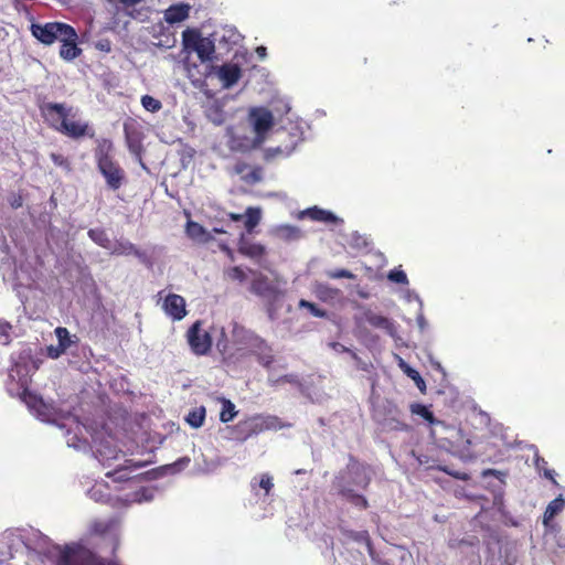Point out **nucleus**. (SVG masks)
I'll use <instances>...</instances> for the list:
<instances>
[{
    "label": "nucleus",
    "instance_id": "obj_32",
    "mask_svg": "<svg viewBox=\"0 0 565 565\" xmlns=\"http://www.w3.org/2000/svg\"><path fill=\"white\" fill-rule=\"evenodd\" d=\"M404 369V372L407 374L408 377H411L417 388L422 392V393H425L426 392V383L424 381V379L422 377V375L419 374L418 371H416L415 369L411 367L409 365H407L406 363L402 362L401 364Z\"/></svg>",
    "mask_w": 565,
    "mask_h": 565
},
{
    "label": "nucleus",
    "instance_id": "obj_30",
    "mask_svg": "<svg viewBox=\"0 0 565 565\" xmlns=\"http://www.w3.org/2000/svg\"><path fill=\"white\" fill-rule=\"evenodd\" d=\"M88 236L99 246L105 249L111 248V241L108 238L106 232L102 228H92L88 231Z\"/></svg>",
    "mask_w": 565,
    "mask_h": 565
},
{
    "label": "nucleus",
    "instance_id": "obj_45",
    "mask_svg": "<svg viewBox=\"0 0 565 565\" xmlns=\"http://www.w3.org/2000/svg\"><path fill=\"white\" fill-rule=\"evenodd\" d=\"M438 469L440 471H444L446 472L447 475L449 476H452L454 478L458 479V480H468L469 479V476L465 472H459V471H452L450 470L448 467H438Z\"/></svg>",
    "mask_w": 565,
    "mask_h": 565
},
{
    "label": "nucleus",
    "instance_id": "obj_35",
    "mask_svg": "<svg viewBox=\"0 0 565 565\" xmlns=\"http://www.w3.org/2000/svg\"><path fill=\"white\" fill-rule=\"evenodd\" d=\"M299 308L308 309L310 311V313L313 317H317V318H326L327 317V311L326 310L319 308L316 303L310 302V301L305 300V299H301L299 301Z\"/></svg>",
    "mask_w": 565,
    "mask_h": 565
},
{
    "label": "nucleus",
    "instance_id": "obj_8",
    "mask_svg": "<svg viewBox=\"0 0 565 565\" xmlns=\"http://www.w3.org/2000/svg\"><path fill=\"white\" fill-rule=\"evenodd\" d=\"M271 418H263L260 416L241 420L234 428L236 438L245 440L253 435H258L270 427Z\"/></svg>",
    "mask_w": 565,
    "mask_h": 565
},
{
    "label": "nucleus",
    "instance_id": "obj_42",
    "mask_svg": "<svg viewBox=\"0 0 565 565\" xmlns=\"http://www.w3.org/2000/svg\"><path fill=\"white\" fill-rule=\"evenodd\" d=\"M227 276L230 279L237 280L241 282L246 280V274L239 266H234L230 268L227 271Z\"/></svg>",
    "mask_w": 565,
    "mask_h": 565
},
{
    "label": "nucleus",
    "instance_id": "obj_13",
    "mask_svg": "<svg viewBox=\"0 0 565 565\" xmlns=\"http://www.w3.org/2000/svg\"><path fill=\"white\" fill-rule=\"evenodd\" d=\"M312 292L317 299L324 303L333 305L340 300L342 292L338 288H333L323 282H316Z\"/></svg>",
    "mask_w": 565,
    "mask_h": 565
},
{
    "label": "nucleus",
    "instance_id": "obj_25",
    "mask_svg": "<svg viewBox=\"0 0 565 565\" xmlns=\"http://www.w3.org/2000/svg\"><path fill=\"white\" fill-rule=\"evenodd\" d=\"M409 409L413 415H418V416L423 417L430 425H435V424L443 425V422L437 420L435 418L433 412H430L429 408L423 404L413 403V404H411Z\"/></svg>",
    "mask_w": 565,
    "mask_h": 565
},
{
    "label": "nucleus",
    "instance_id": "obj_19",
    "mask_svg": "<svg viewBox=\"0 0 565 565\" xmlns=\"http://www.w3.org/2000/svg\"><path fill=\"white\" fill-rule=\"evenodd\" d=\"M186 235L199 243H206L212 239L210 233L199 223L189 221L185 227Z\"/></svg>",
    "mask_w": 565,
    "mask_h": 565
},
{
    "label": "nucleus",
    "instance_id": "obj_29",
    "mask_svg": "<svg viewBox=\"0 0 565 565\" xmlns=\"http://www.w3.org/2000/svg\"><path fill=\"white\" fill-rule=\"evenodd\" d=\"M55 334L58 340V345L62 347L64 349V351L70 349L71 345H73L76 342L74 340V339H76V337L71 335L70 331L64 327H57L55 329Z\"/></svg>",
    "mask_w": 565,
    "mask_h": 565
},
{
    "label": "nucleus",
    "instance_id": "obj_26",
    "mask_svg": "<svg viewBox=\"0 0 565 565\" xmlns=\"http://www.w3.org/2000/svg\"><path fill=\"white\" fill-rule=\"evenodd\" d=\"M308 216L318 222L333 223L338 221V217L330 211L319 209L317 206L307 210Z\"/></svg>",
    "mask_w": 565,
    "mask_h": 565
},
{
    "label": "nucleus",
    "instance_id": "obj_2",
    "mask_svg": "<svg viewBox=\"0 0 565 565\" xmlns=\"http://www.w3.org/2000/svg\"><path fill=\"white\" fill-rule=\"evenodd\" d=\"M39 541L33 547L39 553H50L56 557L57 565H105L103 561L95 558L83 550L51 545L50 539L39 534Z\"/></svg>",
    "mask_w": 565,
    "mask_h": 565
},
{
    "label": "nucleus",
    "instance_id": "obj_55",
    "mask_svg": "<svg viewBox=\"0 0 565 565\" xmlns=\"http://www.w3.org/2000/svg\"><path fill=\"white\" fill-rule=\"evenodd\" d=\"M333 348L339 349L341 352H348L350 354H351V352H353L352 350H350L349 348H347L340 343H333Z\"/></svg>",
    "mask_w": 565,
    "mask_h": 565
},
{
    "label": "nucleus",
    "instance_id": "obj_47",
    "mask_svg": "<svg viewBox=\"0 0 565 565\" xmlns=\"http://www.w3.org/2000/svg\"><path fill=\"white\" fill-rule=\"evenodd\" d=\"M191 6L188 3H179V23L189 18Z\"/></svg>",
    "mask_w": 565,
    "mask_h": 565
},
{
    "label": "nucleus",
    "instance_id": "obj_43",
    "mask_svg": "<svg viewBox=\"0 0 565 565\" xmlns=\"http://www.w3.org/2000/svg\"><path fill=\"white\" fill-rule=\"evenodd\" d=\"M351 356L355 361L356 367L359 370L369 372L370 369L372 367L371 363L363 361L355 352H351Z\"/></svg>",
    "mask_w": 565,
    "mask_h": 565
},
{
    "label": "nucleus",
    "instance_id": "obj_36",
    "mask_svg": "<svg viewBox=\"0 0 565 565\" xmlns=\"http://www.w3.org/2000/svg\"><path fill=\"white\" fill-rule=\"evenodd\" d=\"M344 534L356 542H365L370 552L372 551V543L367 531H344Z\"/></svg>",
    "mask_w": 565,
    "mask_h": 565
},
{
    "label": "nucleus",
    "instance_id": "obj_4",
    "mask_svg": "<svg viewBox=\"0 0 565 565\" xmlns=\"http://www.w3.org/2000/svg\"><path fill=\"white\" fill-rule=\"evenodd\" d=\"M41 111L53 125L60 124L56 129L68 137L79 138L86 134L87 125L70 120L68 109L64 104L45 103L41 106Z\"/></svg>",
    "mask_w": 565,
    "mask_h": 565
},
{
    "label": "nucleus",
    "instance_id": "obj_38",
    "mask_svg": "<svg viewBox=\"0 0 565 565\" xmlns=\"http://www.w3.org/2000/svg\"><path fill=\"white\" fill-rule=\"evenodd\" d=\"M326 275L328 278H331V279H340V278L355 279V275L344 268L327 270Z\"/></svg>",
    "mask_w": 565,
    "mask_h": 565
},
{
    "label": "nucleus",
    "instance_id": "obj_3",
    "mask_svg": "<svg viewBox=\"0 0 565 565\" xmlns=\"http://www.w3.org/2000/svg\"><path fill=\"white\" fill-rule=\"evenodd\" d=\"M111 152L113 142L108 139H103L98 142L94 156L97 162V168L105 178L108 188L111 190H118L125 180V171L116 161H114Z\"/></svg>",
    "mask_w": 565,
    "mask_h": 565
},
{
    "label": "nucleus",
    "instance_id": "obj_41",
    "mask_svg": "<svg viewBox=\"0 0 565 565\" xmlns=\"http://www.w3.org/2000/svg\"><path fill=\"white\" fill-rule=\"evenodd\" d=\"M362 472H363V476L359 480H355L354 483L356 486L361 487L362 489H366L369 487V484L371 483V477L365 473L363 467H359V466L355 467V469H354L355 476H360Z\"/></svg>",
    "mask_w": 565,
    "mask_h": 565
},
{
    "label": "nucleus",
    "instance_id": "obj_5",
    "mask_svg": "<svg viewBox=\"0 0 565 565\" xmlns=\"http://www.w3.org/2000/svg\"><path fill=\"white\" fill-rule=\"evenodd\" d=\"M30 29L32 35L45 45H51L57 40H77L74 28L62 22L32 23Z\"/></svg>",
    "mask_w": 565,
    "mask_h": 565
},
{
    "label": "nucleus",
    "instance_id": "obj_14",
    "mask_svg": "<svg viewBox=\"0 0 565 565\" xmlns=\"http://www.w3.org/2000/svg\"><path fill=\"white\" fill-rule=\"evenodd\" d=\"M217 76L223 83V86L230 88L239 81L242 70L237 64L226 63L218 68Z\"/></svg>",
    "mask_w": 565,
    "mask_h": 565
},
{
    "label": "nucleus",
    "instance_id": "obj_20",
    "mask_svg": "<svg viewBox=\"0 0 565 565\" xmlns=\"http://www.w3.org/2000/svg\"><path fill=\"white\" fill-rule=\"evenodd\" d=\"M196 44L198 45L193 52L198 54L199 60L203 63L211 61L215 52V45L213 41L207 38H201Z\"/></svg>",
    "mask_w": 565,
    "mask_h": 565
},
{
    "label": "nucleus",
    "instance_id": "obj_10",
    "mask_svg": "<svg viewBox=\"0 0 565 565\" xmlns=\"http://www.w3.org/2000/svg\"><path fill=\"white\" fill-rule=\"evenodd\" d=\"M257 139L263 140L274 125V116L266 108H254L249 113Z\"/></svg>",
    "mask_w": 565,
    "mask_h": 565
},
{
    "label": "nucleus",
    "instance_id": "obj_60",
    "mask_svg": "<svg viewBox=\"0 0 565 565\" xmlns=\"http://www.w3.org/2000/svg\"><path fill=\"white\" fill-rule=\"evenodd\" d=\"M214 232H215V233H220V234L225 233V231H223V230H221V228H214Z\"/></svg>",
    "mask_w": 565,
    "mask_h": 565
},
{
    "label": "nucleus",
    "instance_id": "obj_49",
    "mask_svg": "<svg viewBox=\"0 0 565 565\" xmlns=\"http://www.w3.org/2000/svg\"><path fill=\"white\" fill-rule=\"evenodd\" d=\"M51 159L56 166L68 168V162L62 154L52 153Z\"/></svg>",
    "mask_w": 565,
    "mask_h": 565
},
{
    "label": "nucleus",
    "instance_id": "obj_51",
    "mask_svg": "<svg viewBox=\"0 0 565 565\" xmlns=\"http://www.w3.org/2000/svg\"><path fill=\"white\" fill-rule=\"evenodd\" d=\"M88 494L92 499L98 501L102 499L100 497V488L99 487H94L92 488L89 491H88Z\"/></svg>",
    "mask_w": 565,
    "mask_h": 565
},
{
    "label": "nucleus",
    "instance_id": "obj_22",
    "mask_svg": "<svg viewBox=\"0 0 565 565\" xmlns=\"http://www.w3.org/2000/svg\"><path fill=\"white\" fill-rule=\"evenodd\" d=\"M159 301L162 300L161 308L169 315L173 320L177 319V295L174 294H164V291L158 292Z\"/></svg>",
    "mask_w": 565,
    "mask_h": 565
},
{
    "label": "nucleus",
    "instance_id": "obj_56",
    "mask_svg": "<svg viewBox=\"0 0 565 565\" xmlns=\"http://www.w3.org/2000/svg\"><path fill=\"white\" fill-rule=\"evenodd\" d=\"M228 217L231 221L238 222L243 218V215L238 213H228Z\"/></svg>",
    "mask_w": 565,
    "mask_h": 565
},
{
    "label": "nucleus",
    "instance_id": "obj_12",
    "mask_svg": "<svg viewBox=\"0 0 565 565\" xmlns=\"http://www.w3.org/2000/svg\"><path fill=\"white\" fill-rule=\"evenodd\" d=\"M237 250L241 255L258 263L267 253L266 247L263 244L247 239L244 234H242L238 239Z\"/></svg>",
    "mask_w": 565,
    "mask_h": 565
},
{
    "label": "nucleus",
    "instance_id": "obj_46",
    "mask_svg": "<svg viewBox=\"0 0 565 565\" xmlns=\"http://www.w3.org/2000/svg\"><path fill=\"white\" fill-rule=\"evenodd\" d=\"M46 352H47V356H50L51 359H57L66 351H64V349L57 344L56 347H54V345L47 347Z\"/></svg>",
    "mask_w": 565,
    "mask_h": 565
},
{
    "label": "nucleus",
    "instance_id": "obj_31",
    "mask_svg": "<svg viewBox=\"0 0 565 565\" xmlns=\"http://www.w3.org/2000/svg\"><path fill=\"white\" fill-rule=\"evenodd\" d=\"M565 501L561 497L552 500L545 509L544 512V523L546 524L548 521L554 519V516L562 511L564 508Z\"/></svg>",
    "mask_w": 565,
    "mask_h": 565
},
{
    "label": "nucleus",
    "instance_id": "obj_11",
    "mask_svg": "<svg viewBox=\"0 0 565 565\" xmlns=\"http://www.w3.org/2000/svg\"><path fill=\"white\" fill-rule=\"evenodd\" d=\"M124 131L129 151L141 162L143 135L139 126L134 120L126 121Z\"/></svg>",
    "mask_w": 565,
    "mask_h": 565
},
{
    "label": "nucleus",
    "instance_id": "obj_50",
    "mask_svg": "<svg viewBox=\"0 0 565 565\" xmlns=\"http://www.w3.org/2000/svg\"><path fill=\"white\" fill-rule=\"evenodd\" d=\"M185 313V301L181 296H179V320H181Z\"/></svg>",
    "mask_w": 565,
    "mask_h": 565
},
{
    "label": "nucleus",
    "instance_id": "obj_16",
    "mask_svg": "<svg viewBox=\"0 0 565 565\" xmlns=\"http://www.w3.org/2000/svg\"><path fill=\"white\" fill-rule=\"evenodd\" d=\"M338 493L349 503H351L352 505L360 510H366L369 508V502L366 498L362 494L356 493L353 489L347 486H339Z\"/></svg>",
    "mask_w": 565,
    "mask_h": 565
},
{
    "label": "nucleus",
    "instance_id": "obj_24",
    "mask_svg": "<svg viewBox=\"0 0 565 565\" xmlns=\"http://www.w3.org/2000/svg\"><path fill=\"white\" fill-rule=\"evenodd\" d=\"M60 55L66 61H72L81 54V49L76 45V40H61Z\"/></svg>",
    "mask_w": 565,
    "mask_h": 565
},
{
    "label": "nucleus",
    "instance_id": "obj_59",
    "mask_svg": "<svg viewBox=\"0 0 565 565\" xmlns=\"http://www.w3.org/2000/svg\"><path fill=\"white\" fill-rule=\"evenodd\" d=\"M545 477H547L548 479H553L552 471H545Z\"/></svg>",
    "mask_w": 565,
    "mask_h": 565
},
{
    "label": "nucleus",
    "instance_id": "obj_54",
    "mask_svg": "<svg viewBox=\"0 0 565 565\" xmlns=\"http://www.w3.org/2000/svg\"><path fill=\"white\" fill-rule=\"evenodd\" d=\"M77 440H78L77 436L74 435L72 438L67 439V445L72 446V447H75V448H79V445L76 443Z\"/></svg>",
    "mask_w": 565,
    "mask_h": 565
},
{
    "label": "nucleus",
    "instance_id": "obj_6",
    "mask_svg": "<svg viewBox=\"0 0 565 565\" xmlns=\"http://www.w3.org/2000/svg\"><path fill=\"white\" fill-rule=\"evenodd\" d=\"M238 342L256 356L258 363L269 369L275 361L271 347L262 337L253 331H242Z\"/></svg>",
    "mask_w": 565,
    "mask_h": 565
},
{
    "label": "nucleus",
    "instance_id": "obj_7",
    "mask_svg": "<svg viewBox=\"0 0 565 565\" xmlns=\"http://www.w3.org/2000/svg\"><path fill=\"white\" fill-rule=\"evenodd\" d=\"M188 343L196 355L207 354L212 347V337L201 328V321L194 322L186 333Z\"/></svg>",
    "mask_w": 565,
    "mask_h": 565
},
{
    "label": "nucleus",
    "instance_id": "obj_58",
    "mask_svg": "<svg viewBox=\"0 0 565 565\" xmlns=\"http://www.w3.org/2000/svg\"><path fill=\"white\" fill-rule=\"evenodd\" d=\"M190 462L189 458H179V470H181L183 467L188 466Z\"/></svg>",
    "mask_w": 565,
    "mask_h": 565
},
{
    "label": "nucleus",
    "instance_id": "obj_9",
    "mask_svg": "<svg viewBox=\"0 0 565 565\" xmlns=\"http://www.w3.org/2000/svg\"><path fill=\"white\" fill-rule=\"evenodd\" d=\"M250 291L269 303H274L280 296L279 288L265 275L259 274L250 284Z\"/></svg>",
    "mask_w": 565,
    "mask_h": 565
},
{
    "label": "nucleus",
    "instance_id": "obj_53",
    "mask_svg": "<svg viewBox=\"0 0 565 565\" xmlns=\"http://www.w3.org/2000/svg\"><path fill=\"white\" fill-rule=\"evenodd\" d=\"M10 204L14 209L20 207L22 205V198L21 196L13 198V200L10 202Z\"/></svg>",
    "mask_w": 565,
    "mask_h": 565
},
{
    "label": "nucleus",
    "instance_id": "obj_18",
    "mask_svg": "<svg viewBox=\"0 0 565 565\" xmlns=\"http://www.w3.org/2000/svg\"><path fill=\"white\" fill-rule=\"evenodd\" d=\"M108 250L113 255H135L140 259L145 258V254L128 241H117L115 243L111 242V248H109Z\"/></svg>",
    "mask_w": 565,
    "mask_h": 565
},
{
    "label": "nucleus",
    "instance_id": "obj_40",
    "mask_svg": "<svg viewBox=\"0 0 565 565\" xmlns=\"http://www.w3.org/2000/svg\"><path fill=\"white\" fill-rule=\"evenodd\" d=\"M258 486L265 491V495H269L274 488L273 477L269 473L260 475Z\"/></svg>",
    "mask_w": 565,
    "mask_h": 565
},
{
    "label": "nucleus",
    "instance_id": "obj_52",
    "mask_svg": "<svg viewBox=\"0 0 565 565\" xmlns=\"http://www.w3.org/2000/svg\"><path fill=\"white\" fill-rule=\"evenodd\" d=\"M249 179L253 182H258L262 180L260 169H255L249 173Z\"/></svg>",
    "mask_w": 565,
    "mask_h": 565
},
{
    "label": "nucleus",
    "instance_id": "obj_21",
    "mask_svg": "<svg viewBox=\"0 0 565 565\" xmlns=\"http://www.w3.org/2000/svg\"><path fill=\"white\" fill-rule=\"evenodd\" d=\"M119 452L114 446L108 443L100 444L96 449V458L104 466H109L113 459H117Z\"/></svg>",
    "mask_w": 565,
    "mask_h": 565
},
{
    "label": "nucleus",
    "instance_id": "obj_27",
    "mask_svg": "<svg viewBox=\"0 0 565 565\" xmlns=\"http://www.w3.org/2000/svg\"><path fill=\"white\" fill-rule=\"evenodd\" d=\"M245 216V227L248 233H252L260 222L262 211L259 207H247Z\"/></svg>",
    "mask_w": 565,
    "mask_h": 565
},
{
    "label": "nucleus",
    "instance_id": "obj_28",
    "mask_svg": "<svg viewBox=\"0 0 565 565\" xmlns=\"http://www.w3.org/2000/svg\"><path fill=\"white\" fill-rule=\"evenodd\" d=\"M205 408L203 406L192 409L185 417V422L193 428H199L205 419Z\"/></svg>",
    "mask_w": 565,
    "mask_h": 565
},
{
    "label": "nucleus",
    "instance_id": "obj_1",
    "mask_svg": "<svg viewBox=\"0 0 565 565\" xmlns=\"http://www.w3.org/2000/svg\"><path fill=\"white\" fill-rule=\"evenodd\" d=\"M29 373L30 367L26 363L17 362L10 371V377L19 379L20 386L23 388L24 399L29 407L35 412L38 418L46 423L55 424L60 428H67V433H70L68 427L71 425L78 427L76 418L70 412H65L53 404L45 403L42 398L26 394Z\"/></svg>",
    "mask_w": 565,
    "mask_h": 565
},
{
    "label": "nucleus",
    "instance_id": "obj_37",
    "mask_svg": "<svg viewBox=\"0 0 565 565\" xmlns=\"http://www.w3.org/2000/svg\"><path fill=\"white\" fill-rule=\"evenodd\" d=\"M141 105L143 106L145 109H147L148 111H151V113H156L161 108L160 100H158L149 95L142 96Z\"/></svg>",
    "mask_w": 565,
    "mask_h": 565
},
{
    "label": "nucleus",
    "instance_id": "obj_34",
    "mask_svg": "<svg viewBox=\"0 0 565 565\" xmlns=\"http://www.w3.org/2000/svg\"><path fill=\"white\" fill-rule=\"evenodd\" d=\"M154 490L152 488H141L131 494V501L137 503L148 502L153 499Z\"/></svg>",
    "mask_w": 565,
    "mask_h": 565
},
{
    "label": "nucleus",
    "instance_id": "obj_48",
    "mask_svg": "<svg viewBox=\"0 0 565 565\" xmlns=\"http://www.w3.org/2000/svg\"><path fill=\"white\" fill-rule=\"evenodd\" d=\"M166 20L173 24L177 22V6L172 4L167 11H166Z\"/></svg>",
    "mask_w": 565,
    "mask_h": 565
},
{
    "label": "nucleus",
    "instance_id": "obj_57",
    "mask_svg": "<svg viewBox=\"0 0 565 565\" xmlns=\"http://www.w3.org/2000/svg\"><path fill=\"white\" fill-rule=\"evenodd\" d=\"M256 53L260 58H264L266 56V47L265 46H258L256 49Z\"/></svg>",
    "mask_w": 565,
    "mask_h": 565
},
{
    "label": "nucleus",
    "instance_id": "obj_44",
    "mask_svg": "<svg viewBox=\"0 0 565 565\" xmlns=\"http://www.w3.org/2000/svg\"><path fill=\"white\" fill-rule=\"evenodd\" d=\"M11 324L7 321L0 320V339H3L7 343L10 338Z\"/></svg>",
    "mask_w": 565,
    "mask_h": 565
},
{
    "label": "nucleus",
    "instance_id": "obj_23",
    "mask_svg": "<svg viewBox=\"0 0 565 565\" xmlns=\"http://www.w3.org/2000/svg\"><path fill=\"white\" fill-rule=\"evenodd\" d=\"M202 35L198 30L188 29L182 33L183 51L191 53L194 51L196 43L201 40Z\"/></svg>",
    "mask_w": 565,
    "mask_h": 565
},
{
    "label": "nucleus",
    "instance_id": "obj_39",
    "mask_svg": "<svg viewBox=\"0 0 565 565\" xmlns=\"http://www.w3.org/2000/svg\"><path fill=\"white\" fill-rule=\"evenodd\" d=\"M388 279L399 285H408V279L402 269H393L387 275Z\"/></svg>",
    "mask_w": 565,
    "mask_h": 565
},
{
    "label": "nucleus",
    "instance_id": "obj_15",
    "mask_svg": "<svg viewBox=\"0 0 565 565\" xmlns=\"http://www.w3.org/2000/svg\"><path fill=\"white\" fill-rule=\"evenodd\" d=\"M364 320L373 328L384 330L387 334L394 335L396 333V328L394 323L382 315H379L372 310H366L364 312Z\"/></svg>",
    "mask_w": 565,
    "mask_h": 565
},
{
    "label": "nucleus",
    "instance_id": "obj_17",
    "mask_svg": "<svg viewBox=\"0 0 565 565\" xmlns=\"http://www.w3.org/2000/svg\"><path fill=\"white\" fill-rule=\"evenodd\" d=\"M128 462L130 463L129 466L128 465L119 466V467L115 468L114 470L108 471L106 473V477L113 478L117 482L127 481L131 478L132 471H135L136 469L143 466V463L140 461L132 462L131 460H129Z\"/></svg>",
    "mask_w": 565,
    "mask_h": 565
},
{
    "label": "nucleus",
    "instance_id": "obj_33",
    "mask_svg": "<svg viewBox=\"0 0 565 565\" xmlns=\"http://www.w3.org/2000/svg\"><path fill=\"white\" fill-rule=\"evenodd\" d=\"M236 415L235 405L230 399H224L222 411L220 414V420L222 423H228L233 420Z\"/></svg>",
    "mask_w": 565,
    "mask_h": 565
}]
</instances>
